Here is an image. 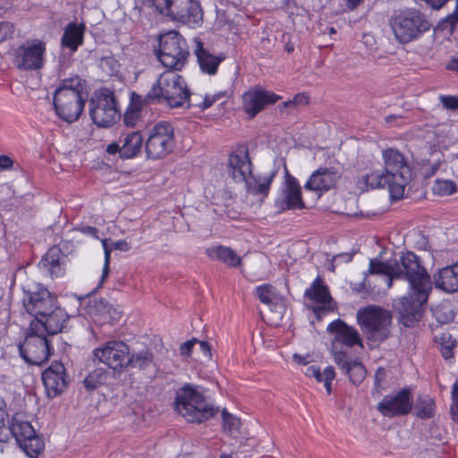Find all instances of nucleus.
<instances>
[{
  "label": "nucleus",
  "instance_id": "35",
  "mask_svg": "<svg viewBox=\"0 0 458 458\" xmlns=\"http://www.w3.org/2000/svg\"><path fill=\"white\" fill-rule=\"evenodd\" d=\"M120 143H122V158H133L142 149L143 137L140 131H131L121 136Z\"/></svg>",
  "mask_w": 458,
  "mask_h": 458
},
{
  "label": "nucleus",
  "instance_id": "14",
  "mask_svg": "<svg viewBox=\"0 0 458 458\" xmlns=\"http://www.w3.org/2000/svg\"><path fill=\"white\" fill-rule=\"evenodd\" d=\"M10 437H13L30 458H38L45 448L44 440L37 434L36 430L27 420L21 419V415L15 414L9 425Z\"/></svg>",
  "mask_w": 458,
  "mask_h": 458
},
{
  "label": "nucleus",
  "instance_id": "59",
  "mask_svg": "<svg viewBox=\"0 0 458 458\" xmlns=\"http://www.w3.org/2000/svg\"><path fill=\"white\" fill-rule=\"evenodd\" d=\"M106 152L110 155L119 154L122 158V143L119 142H112L107 145Z\"/></svg>",
  "mask_w": 458,
  "mask_h": 458
},
{
  "label": "nucleus",
  "instance_id": "27",
  "mask_svg": "<svg viewBox=\"0 0 458 458\" xmlns=\"http://www.w3.org/2000/svg\"><path fill=\"white\" fill-rule=\"evenodd\" d=\"M327 330L334 335L335 341L347 347L361 345L362 342L358 330L344 320L337 318L327 325Z\"/></svg>",
  "mask_w": 458,
  "mask_h": 458
},
{
  "label": "nucleus",
  "instance_id": "1",
  "mask_svg": "<svg viewBox=\"0 0 458 458\" xmlns=\"http://www.w3.org/2000/svg\"><path fill=\"white\" fill-rule=\"evenodd\" d=\"M396 279L403 278L409 283L408 293L394 304L400 315L401 323L409 327L420 320L423 305L432 290L430 276L422 266L420 258L412 251L403 253L395 259Z\"/></svg>",
  "mask_w": 458,
  "mask_h": 458
},
{
  "label": "nucleus",
  "instance_id": "30",
  "mask_svg": "<svg viewBox=\"0 0 458 458\" xmlns=\"http://www.w3.org/2000/svg\"><path fill=\"white\" fill-rule=\"evenodd\" d=\"M433 278L436 288L445 293L458 292V261L438 269Z\"/></svg>",
  "mask_w": 458,
  "mask_h": 458
},
{
  "label": "nucleus",
  "instance_id": "62",
  "mask_svg": "<svg viewBox=\"0 0 458 458\" xmlns=\"http://www.w3.org/2000/svg\"><path fill=\"white\" fill-rule=\"evenodd\" d=\"M319 367L316 365H311L307 367V369L304 371V375L308 377H313L314 376L318 375V369Z\"/></svg>",
  "mask_w": 458,
  "mask_h": 458
},
{
  "label": "nucleus",
  "instance_id": "57",
  "mask_svg": "<svg viewBox=\"0 0 458 458\" xmlns=\"http://www.w3.org/2000/svg\"><path fill=\"white\" fill-rule=\"evenodd\" d=\"M13 159L7 155H0V171L12 170L13 166Z\"/></svg>",
  "mask_w": 458,
  "mask_h": 458
},
{
  "label": "nucleus",
  "instance_id": "53",
  "mask_svg": "<svg viewBox=\"0 0 458 458\" xmlns=\"http://www.w3.org/2000/svg\"><path fill=\"white\" fill-rule=\"evenodd\" d=\"M452 399L454 404V407L451 410L452 419L458 423V378L452 386Z\"/></svg>",
  "mask_w": 458,
  "mask_h": 458
},
{
  "label": "nucleus",
  "instance_id": "39",
  "mask_svg": "<svg viewBox=\"0 0 458 458\" xmlns=\"http://www.w3.org/2000/svg\"><path fill=\"white\" fill-rule=\"evenodd\" d=\"M106 377V369L103 368H96L84 378L83 383L88 390H93L103 385Z\"/></svg>",
  "mask_w": 458,
  "mask_h": 458
},
{
  "label": "nucleus",
  "instance_id": "63",
  "mask_svg": "<svg viewBox=\"0 0 458 458\" xmlns=\"http://www.w3.org/2000/svg\"><path fill=\"white\" fill-rule=\"evenodd\" d=\"M445 68L452 72H458V59L453 58L445 66Z\"/></svg>",
  "mask_w": 458,
  "mask_h": 458
},
{
  "label": "nucleus",
  "instance_id": "49",
  "mask_svg": "<svg viewBox=\"0 0 458 458\" xmlns=\"http://www.w3.org/2000/svg\"><path fill=\"white\" fill-rule=\"evenodd\" d=\"M310 103V95L306 92L296 94L293 99L284 102L285 107H292L296 106H307Z\"/></svg>",
  "mask_w": 458,
  "mask_h": 458
},
{
  "label": "nucleus",
  "instance_id": "9",
  "mask_svg": "<svg viewBox=\"0 0 458 458\" xmlns=\"http://www.w3.org/2000/svg\"><path fill=\"white\" fill-rule=\"evenodd\" d=\"M174 147V128L170 122H157L149 129L145 142V151L148 159H162L171 154Z\"/></svg>",
  "mask_w": 458,
  "mask_h": 458
},
{
  "label": "nucleus",
  "instance_id": "29",
  "mask_svg": "<svg viewBox=\"0 0 458 458\" xmlns=\"http://www.w3.org/2000/svg\"><path fill=\"white\" fill-rule=\"evenodd\" d=\"M86 25L84 22H69L64 29L60 38V45L63 49H68L75 53L84 44Z\"/></svg>",
  "mask_w": 458,
  "mask_h": 458
},
{
  "label": "nucleus",
  "instance_id": "17",
  "mask_svg": "<svg viewBox=\"0 0 458 458\" xmlns=\"http://www.w3.org/2000/svg\"><path fill=\"white\" fill-rule=\"evenodd\" d=\"M275 207L279 212L306 208L302 199L301 187L296 177L286 171L284 181L275 199Z\"/></svg>",
  "mask_w": 458,
  "mask_h": 458
},
{
  "label": "nucleus",
  "instance_id": "20",
  "mask_svg": "<svg viewBox=\"0 0 458 458\" xmlns=\"http://www.w3.org/2000/svg\"><path fill=\"white\" fill-rule=\"evenodd\" d=\"M412 404L411 389L403 387L395 394L384 396L377 403V409L383 416L393 418L409 414Z\"/></svg>",
  "mask_w": 458,
  "mask_h": 458
},
{
  "label": "nucleus",
  "instance_id": "7",
  "mask_svg": "<svg viewBox=\"0 0 458 458\" xmlns=\"http://www.w3.org/2000/svg\"><path fill=\"white\" fill-rule=\"evenodd\" d=\"M384 169L392 181L391 198L401 199L411 180L412 171L408 158L399 149L387 148L382 151Z\"/></svg>",
  "mask_w": 458,
  "mask_h": 458
},
{
  "label": "nucleus",
  "instance_id": "36",
  "mask_svg": "<svg viewBox=\"0 0 458 458\" xmlns=\"http://www.w3.org/2000/svg\"><path fill=\"white\" fill-rule=\"evenodd\" d=\"M435 342L440 345L441 355L445 360L454 358V350L458 346V341L450 332L445 331L436 335Z\"/></svg>",
  "mask_w": 458,
  "mask_h": 458
},
{
  "label": "nucleus",
  "instance_id": "44",
  "mask_svg": "<svg viewBox=\"0 0 458 458\" xmlns=\"http://www.w3.org/2000/svg\"><path fill=\"white\" fill-rule=\"evenodd\" d=\"M317 382H324V386L328 394L332 392V381L335 377V371L332 366H327L323 371L318 369V375L313 377Z\"/></svg>",
  "mask_w": 458,
  "mask_h": 458
},
{
  "label": "nucleus",
  "instance_id": "10",
  "mask_svg": "<svg viewBox=\"0 0 458 458\" xmlns=\"http://www.w3.org/2000/svg\"><path fill=\"white\" fill-rule=\"evenodd\" d=\"M156 10L172 20L191 27L202 21V11L199 2L194 0H153Z\"/></svg>",
  "mask_w": 458,
  "mask_h": 458
},
{
  "label": "nucleus",
  "instance_id": "15",
  "mask_svg": "<svg viewBox=\"0 0 458 458\" xmlns=\"http://www.w3.org/2000/svg\"><path fill=\"white\" fill-rule=\"evenodd\" d=\"M47 42L39 38L26 40L14 54V64L21 71H39L46 64Z\"/></svg>",
  "mask_w": 458,
  "mask_h": 458
},
{
  "label": "nucleus",
  "instance_id": "38",
  "mask_svg": "<svg viewBox=\"0 0 458 458\" xmlns=\"http://www.w3.org/2000/svg\"><path fill=\"white\" fill-rule=\"evenodd\" d=\"M136 102L140 104L142 102L141 97L135 92H132L131 103L127 107L123 114V123L126 126L135 127L140 118L141 107L140 105L136 104Z\"/></svg>",
  "mask_w": 458,
  "mask_h": 458
},
{
  "label": "nucleus",
  "instance_id": "16",
  "mask_svg": "<svg viewBox=\"0 0 458 458\" xmlns=\"http://www.w3.org/2000/svg\"><path fill=\"white\" fill-rule=\"evenodd\" d=\"M22 302L26 311L38 319L46 316L57 302L56 297L41 284H35L24 291Z\"/></svg>",
  "mask_w": 458,
  "mask_h": 458
},
{
  "label": "nucleus",
  "instance_id": "25",
  "mask_svg": "<svg viewBox=\"0 0 458 458\" xmlns=\"http://www.w3.org/2000/svg\"><path fill=\"white\" fill-rule=\"evenodd\" d=\"M228 173L234 182H243L252 173V164L246 146L237 147L228 157Z\"/></svg>",
  "mask_w": 458,
  "mask_h": 458
},
{
  "label": "nucleus",
  "instance_id": "4",
  "mask_svg": "<svg viewBox=\"0 0 458 458\" xmlns=\"http://www.w3.org/2000/svg\"><path fill=\"white\" fill-rule=\"evenodd\" d=\"M206 389L192 383H184L175 392L174 406L176 412L190 423H203L217 411L205 394Z\"/></svg>",
  "mask_w": 458,
  "mask_h": 458
},
{
  "label": "nucleus",
  "instance_id": "3",
  "mask_svg": "<svg viewBox=\"0 0 458 458\" xmlns=\"http://www.w3.org/2000/svg\"><path fill=\"white\" fill-rule=\"evenodd\" d=\"M88 99L85 81L78 75L62 80L53 94L55 114L66 123L81 115Z\"/></svg>",
  "mask_w": 458,
  "mask_h": 458
},
{
  "label": "nucleus",
  "instance_id": "12",
  "mask_svg": "<svg viewBox=\"0 0 458 458\" xmlns=\"http://www.w3.org/2000/svg\"><path fill=\"white\" fill-rule=\"evenodd\" d=\"M89 106L90 118L98 127H110L121 117L119 104L114 92L108 89H103L91 98Z\"/></svg>",
  "mask_w": 458,
  "mask_h": 458
},
{
  "label": "nucleus",
  "instance_id": "13",
  "mask_svg": "<svg viewBox=\"0 0 458 458\" xmlns=\"http://www.w3.org/2000/svg\"><path fill=\"white\" fill-rule=\"evenodd\" d=\"M18 348L22 360L30 365L43 364L48 360L54 351L47 337L38 330H31V325Z\"/></svg>",
  "mask_w": 458,
  "mask_h": 458
},
{
  "label": "nucleus",
  "instance_id": "6",
  "mask_svg": "<svg viewBox=\"0 0 458 458\" xmlns=\"http://www.w3.org/2000/svg\"><path fill=\"white\" fill-rule=\"evenodd\" d=\"M391 30L400 44H408L422 37L431 24L420 11L406 9L394 13L389 20Z\"/></svg>",
  "mask_w": 458,
  "mask_h": 458
},
{
  "label": "nucleus",
  "instance_id": "11",
  "mask_svg": "<svg viewBox=\"0 0 458 458\" xmlns=\"http://www.w3.org/2000/svg\"><path fill=\"white\" fill-rule=\"evenodd\" d=\"M92 360L120 375L130 366V346L120 340L107 341L93 350Z\"/></svg>",
  "mask_w": 458,
  "mask_h": 458
},
{
  "label": "nucleus",
  "instance_id": "56",
  "mask_svg": "<svg viewBox=\"0 0 458 458\" xmlns=\"http://www.w3.org/2000/svg\"><path fill=\"white\" fill-rule=\"evenodd\" d=\"M76 231L91 236L94 239H98V229L95 226L87 225H80L75 228Z\"/></svg>",
  "mask_w": 458,
  "mask_h": 458
},
{
  "label": "nucleus",
  "instance_id": "46",
  "mask_svg": "<svg viewBox=\"0 0 458 458\" xmlns=\"http://www.w3.org/2000/svg\"><path fill=\"white\" fill-rule=\"evenodd\" d=\"M120 63L114 55L103 56L99 67L108 76L116 75L120 71Z\"/></svg>",
  "mask_w": 458,
  "mask_h": 458
},
{
  "label": "nucleus",
  "instance_id": "5",
  "mask_svg": "<svg viewBox=\"0 0 458 458\" xmlns=\"http://www.w3.org/2000/svg\"><path fill=\"white\" fill-rule=\"evenodd\" d=\"M154 51L157 61L165 69L178 71L184 70L191 55L186 39L176 30L161 33Z\"/></svg>",
  "mask_w": 458,
  "mask_h": 458
},
{
  "label": "nucleus",
  "instance_id": "48",
  "mask_svg": "<svg viewBox=\"0 0 458 458\" xmlns=\"http://www.w3.org/2000/svg\"><path fill=\"white\" fill-rule=\"evenodd\" d=\"M334 361L343 372H348L354 360H350L346 352L340 351L334 353Z\"/></svg>",
  "mask_w": 458,
  "mask_h": 458
},
{
  "label": "nucleus",
  "instance_id": "18",
  "mask_svg": "<svg viewBox=\"0 0 458 458\" xmlns=\"http://www.w3.org/2000/svg\"><path fill=\"white\" fill-rule=\"evenodd\" d=\"M84 317L98 327L112 325L122 317V311L102 298H89L81 308Z\"/></svg>",
  "mask_w": 458,
  "mask_h": 458
},
{
  "label": "nucleus",
  "instance_id": "21",
  "mask_svg": "<svg viewBox=\"0 0 458 458\" xmlns=\"http://www.w3.org/2000/svg\"><path fill=\"white\" fill-rule=\"evenodd\" d=\"M42 381L49 398L60 395L66 389L69 382L64 364L61 361H53L42 372Z\"/></svg>",
  "mask_w": 458,
  "mask_h": 458
},
{
  "label": "nucleus",
  "instance_id": "45",
  "mask_svg": "<svg viewBox=\"0 0 458 458\" xmlns=\"http://www.w3.org/2000/svg\"><path fill=\"white\" fill-rule=\"evenodd\" d=\"M457 186L451 180H436L433 185V191L438 196H449L456 192Z\"/></svg>",
  "mask_w": 458,
  "mask_h": 458
},
{
  "label": "nucleus",
  "instance_id": "61",
  "mask_svg": "<svg viewBox=\"0 0 458 458\" xmlns=\"http://www.w3.org/2000/svg\"><path fill=\"white\" fill-rule=\"evenodd\" d=\"M293 360L300 365H307L310 363L309 356H302L298 353L293 355Z\"/></svg>",
  "mask_w": 458,
  "mask_h": 458
},
{
  "label": "nucleus",
  "instance_id": "41",
  "mask_svg": "<svg viewBox=\"0 0 458 458\" xmlns=\"http://www.w3.org/2000/svg\"><path fill=\"white\" fill-rule=\"evenodd\" d=\"M254 293L261 303L270 305L276 296V290L270 284H263L255 288Z\"/></svg>",
  "mask_w": 458,
  "mask_h": 458
},
{
  "label": "nucleus",
  "instance_id": "23",
  "mask_svg": "<svg viewBox=\"0 0 458 458\" xmlns=\"http://www.w3.org/2000/svg\"><path fill=\"white\" fill-rule=\"evenodd\" d=\"M68 318V314L64 309L57 306L56 302L53 309L46 312V316L32 319L30 325H31V330H38L44 335L47 333L54 335L63 330Z\"/></svg>",
  "mask_w": 458,
  "mask_h": 458
},
{
  "label": "nucleus",
  "instance_id": "55",
  "mask_svg": "<svg viewBox=\"0 0 458 458\" xmlns=\"http://www.w3.org/2000/svg\"><path fill=\"white\" fill-rule=\"evenodd\" d=\"M239 421L236 418L229 416L224 418V428L230 434H233L238 430Z\"/></svg>",
  "mask_w": 458,
  "mask_h": 458
},
{
  "label": "nucleus",
  "instance_id": "2",
  "mask_svg": "<svg viewBox=\"0 0 458 458\" xmlns=\"http://www.w3.org/2000/svg\"><path fill=\"white\" fill-rule=\"evenodd\" d=\"M180 71L166 69L144 97L145 104H165L171 108L190 107L191 91Z\"/></svg>",
  "mask_w": 458,
  "mask_h": 458
},
{
  "label": "nucleus",
  "instance_id": "47",
  "mask_svg": "<svg viewBox=\"0 0 458 458\" xmlns=\"http://www.w3.org/2000/svg\"><path fill=\"white\" fill-rule=\"evenodd\" d=\"M348 375L350 380L354 385H359L362 382L366 376V369L361 362L353 361L352 365L348 369V372H344Z\"/></svg>",
  "mask_w": 458,
  "mask_h": 458
},
{
  "label": "nucleus",
  "instance_id": "31",
  "mask_svg": "<svg viewBox=\"0 0 458 458\" xmlns=\"http://www.w3.org/2000/svg\"><path fill=\"white\" fill-rule=\"evenodd\" d=\"M206 255L213 261H219L228 267H238L242 265V258L230 247L216 244L206 249Z\"/></svg>",
  "mask_w": 458,
  "mask_h": 458
},
{
  "label": "nucleus",
  "instance_id": "19",
  "mask_svg": "<svg viewBox=\"0 0 458 458\" xmlns=\"http://www.w3.org/2000/svg\"><path fill=\"white\" fill-rule=\"evenodd\" d=\"M281 97L261 86H254L242 96V108L249 119L255 118L268 105L276 104Z\"/></svg>",
  "mask_w": 458,
  "mask_h": 458
},
{
  "label": "nucleus",
  "instance_id": "43",
  "mask_svg": "<svg viewBox=\"0 0 458 458\" xmlns=\"http://www.w3.org/2000/svg\"><path fill=\"white\" fill-rule=\"evenodd\" d=\"M9 414L5 409V403H0V443H5L10 439Z\"/></svg>",
  "mask_w": 458,
  "mask_h": 458
},
{
  "label": "nucleus",
  "instance_id": "33",
  "mask_svg": "<svg viewBox=\"0 0 458 458\" xmlns=\"http://www.w3.org/2000/svg\"><path fill=\"white\" fill-rule=\"evenodd\" d=\"M395 259L381 261L377 259H370L366 275H381L387 277V286L392 287L393 281L400 273L395 272Z\"/></svg>",
  "mask_w": 458,
  "mask_h": 458
},
{
  "label": "nucleus",
  "instance_id": "42",
  "mask_svg": "<svg viewBox=\"0 0 458 458\" xmlns=\"http://www.w3.org/2000/svg\"><path fill=\"white\" fill-rule=\"evenodd\" d=\"M130 366L138 369H146L153 362V354L146 350L136 353H130Z\"/></svg>",
  "mask_w": 458,
  "mask_h": 458
},
{
  "label": "nucleus",
  "instance_id": "40",
  "mask_svg": "<svg viewBox=\"0 0 458 458\" xmlns=\"http://www.w3.org/2000/svg\"><path fill=\"white\" fill-rule=\"evenodd\" d=\"M227 97L228 95L225 90H219L215 92L214 94H206L201 101L195 103H191L190 101V107L195 106L199 108L200 111H205L210 108L216 102Z\"/></svg>",
  "mask_w": 458,
  "mask_h": 458
},
{
  "label": "nucleus",
  "instance_id": "37",
  "mask_svg": "<svg viewBox=\"0 0 458 458\" xmlns=\"http://www.w3.org/2000/svg\"><path fill=\"white\" fill-rule=\"evenodd\" d=\"M415 414L421 420L432 419L436 414L435 400L429 395H420L415 404Z\"/></svg>",
  "mask_w": 458,
  "mask_h": 458
},
{
  "label": "nucleus",
  "instance_id": "24",
  "mask_svg": "<svg viewBox=\"0 0 458 458\" xmlns=\"http://www.w3.org/2000/svg\"><path fill=\"white\" fill-rule=\"evenodd\" d=\"M339 178L340 174L335 168L320 166L310 174L303 187L305 190L315 191L321 196L334 189Z\"/></svg>",
  "mask_w": 458,
  "mask_h": 458
},
{
  "label": "nucleus",
  "instance_id": "22",
  "mask_svg": "<svg viewBox=\"0 0 458 458\" xmlns=\"http://www.w3.org/2000/svg\"><path fill=\"white\" fill-rule=\"evenodd\" d=\"M193 47V55L202 74L215 76L219 70L220 64L225 60V55L222 52L218 54L211 53L205 46L204 42L195 38Z\"/></svg>",
  "mask_w": 458,
  "mask_h": 458
},
{
  "label": "nucleus",
  "instance_id": "51",
  "mask_svg": "<svg viewBox=\"0 0 458 458\" xmlns=\"http://www.w3.org/2000/svg\"><path fill=\"white\" fill-rule=\"evenodd\" d=\"M440 102L443 106L447 110L458 109V96L453 95H440Z\"/></svg>",
  "mask_w": 458,
  "mask_h": 458
},
{
  "label": "nucleus",
  "instance_id": "64",
  "mask_svg": "<svg viewBox=\"0 0 458 458\" xmlns=\"http://www.w3.org/2000/svg\"><path fill=\"white\" fill-rule=\"evenodd\" d=\"M402 115L389 114L385 117V122L387 124L393 123L396 119L402 118Z\"/></svg>",
  "mask_w": 458,
  "mask_h": 458
},
{
  "label": "nucleus",
  "instance_id": "32",
  "mask_svg": "<svg viewBox=\"0 0 458 458\" xmlns=\"http://www.w3.org/2000/svg\"><path fill=\"white\" fill-rule=\"evenodd\" d=\"M276 170H273L268 175L265 177L254 176L252 174L243 181L246 184L247 191L253 196H259L261 199H265L268 196L271 184L276 175Z\"/></svg>",
  "mask_w": 458,
  "mask_h": 458
},
{
  "label": "nucleus",
  "instance_id": "60",
  "mask_svg": "<svg viewBox=\"0 0 458 458\" xmlns=\"http://www.w3.org/2000/svg\"><path fill=\"white\" fill-rule=\"evenodd\" d=\"M114 249L121 251H128L131 250V245L125 240H118L114 243Z\"/></svg>",
  "mask_w": 458,
  "mask_h": 458
},
{
  "label": "nucleus",
  "instance_id": "58",
  "mask_svg": "<svg viewBox=\"0 0 458 458\" xmlns=\"http://www.w3.org/2000/svg\"><path fill=\"white\" fill-rule=\"evenodd\" d=\"M199 347V351L205 358L210 359L212 356L211 353V346L207 341H199L197 342Z\"/></svg>",
  "mask_w": 458,
  "mask_h": 458
},
{
  "label": "nucleus",
  "instance_id": "34",
  "mask_svg": "<svg viewBox=\"0 0 458 458\" xmlns=\"http://www.w3.org/2000/svg\"><path fill=\"white\" fill-rule=\"evenodd\" d=\"M63 254L61 250L56 247H51L42 257L39 265L47 270L52 278L64 276V268L61 265Z\"/></svg>",
  "mask_w": 458,
  "mask_h": 458
},
{
  "label": "nucleus",
  "instance_id": "26",
  "mask_svg": "<svg viewBox=\"0 0 458 458\" xmlns=\"http://www.w3.org/2000/svg\"><path fill=\"white\" fill-rule=\"evenodd\" d=\"M355 185L356 188L362 192L387 187L389 194L391 195L392 181L384 167H371L364 171L356 177Z\"/></svg>",
  "mask_w": 458,
  "mask_h": 458
},
{
  "label": "nucleus",
  "instance_id": "54",
  "mask_svg": "<svg viewBox=\"0 0 458 458\" xmlns=\"http://www.w3.org/2000/svg\"><path fill=\"white\" fill-rule=\"evenodd\" d=\"M105 250V263L102 269L100 283L102 284L109 275L110 250H108L106 242H103Z\"/></svg>",
  "mask_w": 458,
  "mask_h": 458
},
{
  "label": "nucleus",
  "instance_id": "52",
  "mask_svg": "<svg viewBox=\"0 0 458 458\" xmlns=\"http://www.w3.org/2000/svg\"><path fill=\"white\" fill-rule=\"evenodd\" d=\"M197 342H199V340L193 337L182 343L179 348L180 355L185 359L190 358L192 354L193 347L195 344H197Z\"/></svg>",
  "mask_w": 458,
  "mask_h": 458
},
{
  "label": "nucleus",
  "instance_id": "8",
  "mask_svg": "<svg viewBox=\"0 0 458 458\" xmlns=\"http://www.w3.org/2000/svg\"><path fill=\"white\" fill-rule=\"evenodd\" d=\"M392 319L391 311L376 305L366 306L357 312V323L369 341L387 339Z\"/></svg>",
  "mask_w": 458,
  "mask_h": 458
},
{
  "label": "nucleus",
  "instance_id": "28",
  "mask_svg": "<svg viewBox=\"0 0 458 458\" xmlns=\"http://www.w3.org/2000/svg\"><path fill=\"white\" fill-rule=\"evenodd\" d=\"M304 295L312 301L321 304V306L313 308V312L317 316H318L321 311L332 310L328 305L332 302L333 298L327 285L323 283L320 276H317L314 279L310 287L305 291Z\"/></svg>",
  "mask_w": 458,
  "mask_h": 458
},
{
  "label": "nucleus",
  "instance_id": "50",
  "mask_svg": "<svg viewBox=\"0 0 458 458\" xmlns=\"http://www.w3.org/2000/svg\"><path fill=\"white\" fill-rule=\"evenodd\" d=\"M386 378V370L383 367L377 368L374 377V391L380 394L384 389V383Z\"/></svg>",
  "mask_w": 458,
  "mask_h": 458
}]
</instances>
